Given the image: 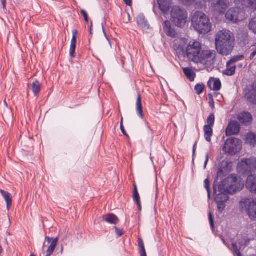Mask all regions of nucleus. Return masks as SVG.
<instances>
[{"instance_id": "6ab92c4d", "label": "nucleus", "mask_w": 256, "mask_h": 256, "mask_svg": "<svg viewBox=\"0 0 256 256\" xmlns=\"http://www.w3.org/2000/svg\"><path fill=\"white\" fill-rule=\"evenodd\" d=\"M159 8L164 14H167L170 8V3L166 0H158Z\"/></svg>"}, {"instance_id": "4d7b16f0", "label": "nucleus", "mask_w": 256, "mask_h": 256, "mask_svg": "<svg viewBox=\"0 0 256 256\" xmlns=\"http://www.w3.org/2000/svg\"><path fill=\"white\" fill-rule=\"evenodd\" d=\"M238 66H239L240 68H241V67H242V64H239Z\"/></svg>"}, {"instance_id": "49530a36", "label": "nucleus", "mask_w": 256, "mask_h": 256, "mask_svg": "<svg viewBox=\"0 0 256 256\" xmlns=\"http://www.w3.org/2000/svg\"><path fill=\"white\" fill-rule=\"evenodd\" d=\"M181 1L186 5H190L194 2V0H181Z\"/></svg>"}, {"instance_id": "20e7f679", "label": "nucleus", "mask_w": 256, "mask_h": 256, "mask_svg": "<svg viewBox=\"0 0 256 256\" xmlns=\"http://www.w3.org/2000/svg\"><path fill=\"white\" fill-rule=\"evenodd\" d=\"M172 22L177 26L183 27L187 20L186 12L178 6H174L172 7L170 12Z\"/></svg>"}, {"instance_id": "393cba45", "label": "nucleus", "mask_w": 256, "mask_h": 256, "mask_svg": "<svg viewBox=\"0 0 256 256\" xmlns=\"http://www.w3.org/2000/svg\"><path fill=\"white\" fill-rule=\"evenodd\" d=\"M204 130L206 140L208 142H210L211 141V136L212 135V126H204Z\"/></svg>"}, {"instance_id": "79ce46f5", "label": "nucleus", "mask_w": 256, "mask_h": 256, "mask_svg": "<svg viewBox=\"0 0 256 256\" xmlns=\"http://www.w3.org/2000/svg\"><path fill=\"white\" fill-rule=\"evenodd\" d=\"M209 220L211 227L213 228H214V221L211 212H209Z\"/></svg>"}, {"instance_id": "6e6552de", "label": "nucleus", "mask_w": 256, "mask_h": 256, "mask_svg": "<svg viewBox=\"0 0 256 256\" xmlns=\"http://www.w3.org/2000/svg\"><path fill=\"white\" fill-rule=\"evenodd\" d=\"M225 182L226 192L231 194L240 190L244 186V183L234 175L228 176Z\"/></svg>"}, {"instance_id": "f3484780", "label": "nucleus", "mask_w": 256, "mask_h": 256, "mask_svg": "<svg viewBox=\"0 0 256 256\" xmlns=\"http://www.w3.org/2000/svg\"><path fill=\"white\" fill-rule=\"evenodd\" d=\"M208 86L211 90L218 91L220 90L222 84L219 79L211 78L208 82Z\"/></svg>"}, {"instance_id": "7ed1b4c3", "label": "nucleus", "mask_w": 256, "mask_h": 256, "mask_svg": "<svg viewBox=\"0 0 256 256\" xmlns=\"http://www.w3.org/2000/svg\"><path fill=\"white\" fill-rule=\"evenodd\" d=\"M192 25L200 34H206L210 31L212 24L208 17L201 12H196L192 20Z\"/></svg>"}, {"instance_id": "4be33fe9", "label": "nucleus", "mask_w": 256, "mask_h": 256, "mask_svg": "<svg viewBox=\"0 0 256 256\" xmlns=\"http://www.w3.org/2000/svg\"><path fill=\"white\" fill-rule=\"evenodd\" d=\"M164 30L168 36L174 37L175 32L172 28L171 23L169 20H166L164 26Z\"/></svg>"}, {"instance_id": "680f3d73", "label": "nucleus", "mask_w": 256, "mask_h": 256, "mask_svg": "<svg viewBox=\"0 0 256 256\" xmlns=\"http://www.w3.org/2000/svg\"><path fill=\"white\" fill-rule=\"evenodd\" d=\"M30 256H35L34 254H32Z\"/></svg>"}, {"instance_id": "aec40b11", "label": "nucleus", "mask_w": 256, "mask_h": 256, "mask_svg": "<svg viewBox=\"0 0 256 256\" xmlns=\"http://www.w3.org/2000/svg\"><path fill=\"white\" fill-rule=\"evenodd\" d=\"M28 88L32 90L35 96H38L41 89V84L37 80H34L28 85Z\"/></svg>"}, {"instance_id": "dca6fc26", "label": "nucleus", "mask_w": 256, "mask_h": 256, "mask_svg": "<svg viewBox=\"0 0 256 256\" xmlns=\"http://www.w3.org/2000/svg\"><path fill=\"white\" fill-rule=\"evenodd\" d=\"M226 19L233 22H236L240 20L239 10L238 8H231L228 10L226 14Z\"/></svg>"}, {"instance_id": "72a5a7b5", "label": "nucleus", "mask_w": 256, "mask_h": 256, "mask_svg": "<svg viewBox=\"0 0 256 256\" xmlns=\"http://www.w3.org/2000/svg\"><path fill=\"white\" fill-rule=\"evenodd\" d=\"M134 194L132 195V198L136 202L140 200V197L139 194L138 192V190L137 188V186L136 184H134Z\"/></svg>"}, {"instance_id": "e433bc0d", "label": "nucleus", "mask_w": 256, "mask_h": 256, "mask_svg": "<svg viewBox=\"0 0 256 256\" xmlns=\"http://www.w3.org/2000/svg\"><path fill=\"white\" fill-rule=\"evenodd\" d=\"M204 88V86L203 84H197L195 86V90L198 94H202Z\"/></svg>"}, {"instance_id": "0eeeda50", "label": "nucleus", "mask_w": 256, "mask_h": 256, "mask_svg": "<svg viewBox=\"0 0 256 256\" xmlns=\"http://www.w3.org/2000/svg\"><path fill=\"white\" fill-rule=\"evenodd\" d=\"M201 50V44L198 42H194L187 45L184 56H186L190 60L196 63V61L199 60L198 56Z\"/></svg>"}, {"instance_id": "f257e3e1", "label": "nucleus", "mask_w": 256, "mask_h": 256, "mask_svg": "<svg viewBox=\"0 0 256 256\" xmlns=\"http://www.w3.org/2000/svg\"><path fill=\"white\" fill-rule=\"evenodd\" d=\"M238 170L248 176L246 186L249 191L256 193V160L252 159H242L238 164Z\"/></svg>"}, {"instance_id": "c85d7f7f", "label": "nucleus", "mask_w": 256, "mask_h": 256, "mask_svg": "<svg viewBox=\"0 0 256 256\" xmlns=\"http://www.w3.org/2000/svg\"><path fill=\"white\" fill-rule=\"evenodd\" d=\"M138 244L140 248V256H146L144 244L142 240L140 238H138Z\"/></svg>"}, {"instance_id": "864d4df0", "label": "nucleus", "mask_w": 256, "mask_h": 256, "mask_svg": "<svg viewBox=\"0 0 256 256\" xmlns=\"http://www.w3.org/2000/svg\"><path fill=\"white\" fill-rule=\"evenodd\" d=\"M138 206V209L139 210H141L142 209V206H141V204H140V200L138 201V202H136Z\"/></svg>"}, {"instance_id": "603ef678", "label": "nucleus", "mask_w": 256, "mask_h": 256, "mask_svg": "<svg viewBox=\"0 0 256 256\" xmlns=\"http://www.w3.org/2000/svg\"><path fill=\"white\" fill-rule=\"evenodd\" d=\"M2 4L3 8L5 9L6 7V0H2Z\"/></svg>"}, {"instance_id": "2f4dec72", "label": "nucleus", "mask_w": 256, "mask_h": 256, "mask_svg": "<svg viewBox=\"0 0 256 256\" xmlns=\"http://www.w3.org/2000/svg\"><path fill=\"white\" fill-rule=\"evenodd\" d=\"M248 28L252 32L256 33V19L255 18H253L250 20Z\"/></svg>"}, {"instance_id": "473e14b6", "label": "nucleus", "mask_w": 256, "mask_h": 256, "mask_svg": "<svg viewBox=\"0 0 256 256\" xmlns=\"http://www.w3.org/2000/svg\"><path fill=\"white\" fill-rule=\"evenodd\" d=\"M58 240L59 237L58 236L56 238H50L48 236H46L45 238V241H47L48 243H50V246L52 245V244H55L54 249L58 244Z\"/></svg>"}, {"instance_id": "a19ab883", "label": "nucleus", "mask_w": 256, "mask_h": 256, "mask_svg": "<svg viewBox=\"0 0 256 256\" xmlns=\"http://www.w3.org/2000/svg\"><path fill=\"white\" fill-rule=\"evenodd\" d=\"M232 246L234 248L235 254H236L237 256H242L240 251V250L238 249L237 246L236 244L232 243Z\"/></svg>"}, {"instance_id": "de8ad7c7", "label": "nucleus", "mask_w": 256, "mask_h": 256, "mask_svg": "<svg viewBox=\"0 0 256 256\" xmlns=\"http://www.w3.org/2000/svg\"><path fill=\"white\" fill-rule=\"evenodd\" d=\"M78 32L77 30H74L73 31H72V38H74V40H76V38H77V36H78Z\"/></svg>"}, {"instance_id": "09e8293b", "label": "nucleus", "mask_w": 256, "mask_h": 256, "mask_svg": "<svg viewBox=\"0 0 256 256\" xmlns=\"http://www.w3.org/2000/svg\"><path fill=\"white\" fill-rule=\"evenodd\" d=\"M209 160V156L208 154H206V160L204 164V168L205 169L206 167L207 164Z\"/></svg>"}, {"instance_id": "1a4fd4ad", "label": "nucleus", "mask_w": 256, "mask_h": 256, "mask_svg": "<svg viewBox=\"0 0 256 256\" xmlns=\"http://www.w3.org/2000/svg\"><path fill=\"white\" fill-rule=\"evenodd\" d=\"M216 52L213 50H201L198 56L199 60L196 64L200 63L206 66H210L215 61Z\"/></svg>"}, {"instance_id": "052dcab7", "label": "nucleus", "mask_w": 256, "mask_h": 256, "mask_svg": "<svg viewBox=\"0 0 256 256\" xmlns=\"http://www.w3.org/2000/svg\"><path fill=\"white\" fill-rule=\"evenodd\" d=\"M45 246V242L44 243V247Z\"/></svg>"}, {"instance_id": "f03ea898", "label": "nucleus", "mask_w": 256, "mask_h": 256, "mask_svg": "<svg viewBox=\"0 0 256 256\" xmlns=\"http://www.w3.org/2000/svg\"><path fill=\"white\" fill-rule=\"evenodd\" d=\"M216 46L217 51L223 56H228L233 50L234 37L233 34L228 30L219 31L216 36Z\"/></svg>"}, {"instance_id": "13d9d810", "label": "nucleus", "mask_w": 256, "mask_h": 256, "mask_svg": "<svg viewBox=\"0 0 256 256\" xmlns=\"http://www.w3.org/2000/svg\"><path fill=\"white\" fill-rule=\"evenodd\" d=\"M204 1H207V2H210V1L211 0H204Z\"/></svg>"}, {"instance_id": "c03bdc74", "label": "nucleus", "mask_w": 256, "mask_h": 256, "mask_svg": "<svg viewBox=\"0 0 256 256\" xmlns=\"http://www.w3.org/2000/svg\"><path fill=\"white\" fill-rule=\"evenodd\" d=\"M116 232L118 236H121L123 235L124 232L122 230H120L117 227H114Z\"/></svg>"}, {"instance_id": "8fccbe9b", "label": "nucleus", "mask_w": 256, "mask_h": 256, "mask_svg": "<svg viewBox=\"0 0 256 256\" xmlns=\"http://www.w3.org/2000/svg\"><path fill=\"white\" fill-rule=\"evenodd\" d=\"M196 142L194 144V146H193V150H192V156H193V158L194 157V156L195 155V153H196Z\"/></svg>"}, {"instance_id": "a878e982", "label": "nucleus", "mask_w": 256, "mask_h": 256, "mask_svg": "<svg viewBox=\"0 0 256 256\" xmlns=\"http://www.w3.org/2000/svg\"><path fill=\"white\" fill-rule=\"evenodd\" d=\"M136 109L138 116L142 118H144L142 100L140 94H138L136 102Z\"/></svg>"}, {"instance_id": "f8f14e48", "label": "nucleus", "mask_w": 256, "mask_h": 256, "mask_svg": "<svg viewBox=\"0 0 256 256\" xmlns=\"http://www.w3.org/2000/svg\"><path fill=\"white\" fill-rule=\"evenodd\" d=\"M244 98L248 104L250 106L256 104V89L254 84H253L250 87H248L246 90Z\"/></svg>"}, {"instance_id": "37998d69", "label": "nucleus", "mask_w": 256, "mask_h": 256, "mask_svg": "<svg viewBox=\"0 0 256 256\" xmlns=\"http://www.w3.org/2000/svg\"><path fill=\"white\" fill-rule=\"evenodd\" d=\"M80 13L84 17V20H86V22H88V15L86 12L85 10H80Z\"/></svg>"}, {"instance_id": "f704fd0d", "label": "nucleus", "mask_w": 256, "mask_h": 256, "mask_svg": "<svg viewBox=\"0 0 256 256\" xmlns=\"http://www.w3.org/2000/svg\"><path fill=\"white\" fill-rule=\"evenodd\" d=\"M204 188L207 190L208 194V198H210V182L209 180L206 178L204 181Z\"/></svg>"}, {"instance_id": "b1692460", "label": "nucleus", "mask_w": 256, "mask_h": 256, "mask_svg": "<svg viewBox=\"0 0 256 256\" xmlns=\"http://www.w3.org/2000/svg\"><path fill=\"white\" fill-rule=\"evenodd\" d=\"M246 142L250 146H254L256 144V136L252 132H250L246 134Z\"/></svg>"}, {"instance_id": "4c0bfd02", "label": "nucleus", "mask_w": 256, "mask_h": 256, "mask_svg": "<svg viewBox=\"0 0 256 256\" xmlns=\"http://www.w3.org/2000/svg\"><path fill=\"white\" fill-rule=\"evenodd\" d=\"M250 240L249 239H244L239 242L240 249H242V246L248 245Z\"/></svg>"}, {"instance_id": "a211bd4d", "label": "nucleus", "mask_w": 256, "mask_h": 256, "mask_svg": "<svg viewBox=\"0 0 256 256\" xmlns=\"http://www.w3.org/2000/svg\"><path fill=\"white\" fill-rule=\"evenodd\" d=\"M237 119L240 122L246 124L252 121V116L248 112H244L238 116Z\"/></svg>"}, {"instance_id": "c9c22d12", "label": "nucleus", "mask_w": 256, "mask_h": 256, "mask_svg": "<svg viewBox=\"0 0 256 256\" xmlns=\"http://www.w3.org/2000/svg\"><path fill=\"white\" fill-rule=\"evenodd\" d=\"M215 120V116L214 114H211L207 119V122L208 124L207 126H213Z\"/></svg>"}, {"instance_id": "7c9ffc66", "label": "nucleus", "mask_w": 256, "mask_h": 256, "mask_svg": "<svg viewBox=\"0 0 256 256\" xmlns=\"http://www.w3.org/2000/svg\"><path fill=\"white\" fill-rule=\"evenodd\" d=\"M136 19H137L138 24L140 26L142 27H144V26H146V22L145 18L143 15H142V14L138 15V16Z\"/></svg>"}, {"instance_id": "6e6d98bb", "label": "nucleus", "mask_w": 256, "mask_h": 256, "mask_svg": "<svg viewBox=\"0 0 256 256\" xmlns=\"http://www.w3.org/2000/svg\"><path fill=\"white\" fill-rule=\"evenodd\" d=\"M2 248L1 246H0V254H1V252H2Z\"/></svg>"}, {"instance_id": "423d86ee", "label": "nucleus", "mask_w": 256, "mask_h": 256, "mask_svg": "<svg viewBox=\"0 0 256 256\" xmlns=\"http://www.w3.org/2000/svg\"><path fill=\"white\" fill-rule=\"evenodd\" d=\"M242 148L241 141L236 138H230L226 140L222 150L226 154L234 156L238 153Z\"/></svg>"}, {"instance_id": "5701e85b", "label": "nucleus", "mask_w": 256, "mask_h": 256, "mask_svg": "<svg viewBox=\"0 0 256 256\" xmlns=\"http://www.w3.org/2000/svg\"><path fill=\"white\" fill-rule=\"evenodd\" d=\"M234 3L240 8H249L253 4L251 0H234Z\"/></svg>"}, {"instance_id": "3c124183", "label": "nucleus", "mask_w": 256, "mask_h": 256, "mask_svg": "<svg viewBox=\"0 0 256 256\" xmlns=\"http://www.w3.org/2000/svg\"><path fill=\"white\" fill-rule=\"evenodd\" d=\"M124 2L126 3V4L128 6H131L132 4V0H124Z\"/></svg>"}, {"instance_id": "a18cd8bd", "label": "nucleus", "mask_w": 256, "mask_h": 256, "mask_svg": "<svg viewBox=\"0 0 256 256\" xmlns=\"http://www.w3.org/2000/svg\"><path fill=\"white\" fill-rule=\"evenodd\" d=\"M122 121H123V118H122V120H121V122H120V130H121L122 132L126 136H128L127 134L126 133V132L124 130V127L122 125Z\"/></svg>"}, {"instance_id": "5fc2aeb1", "label": "nucleus", "mask_w": 256, "mask_h": 256, "mask_svg": "<svg viewBox=\"0 0 256 256\" xmlns=\"http://www.w3.org/2000/svg\"><path fill=\"white\" fill-rule=\"evenodd\" d=\"M256 54V50H254V51L250 54V58H253L255 56V55Z\"/></svg>"}, {"instance_id": "58836bf2", "label": "nucleus", "mask_w": 256, "mask_h": 256, "mask_svg": "<svg viewBox=\"0 0 256 256\" xmlns=\"http://www.w3.org/2000/svg\"><path fill=\"white\" fill-rule=\"evenodd\" d=\"M54 246L55 244H52V245L50 246L46 250V256H50L54 250Z\"/></svg>"}, {"instance_id": "9b49d317", "label": "nucleus", "mask_w": 256, "mask_h": 256, "mask_svg": "<svg viewBox=\"0 0 256 256\" xmlns=\"http://www.w3.org/2000/svg\"><path fill=\"white\" fill-rule=\"evenodd\" d=\"M229 4L228 0H218L216 2L212 4L211 8L215 12L222 14L225 12Z\"/></svg>"}, {"instance_id": "412c9836", "label": "nucleus", "mask_w": 256, "mask_h": 256, "mask_svg": "<svg viewBox=\"0 0 256 256\" xmlns=\"http://www.w3.org/2000/svg\"><path fill=\"white\" fill-rule=\"evenodd\" d=\"M0 193L5 200L6 202L7 209L8 210L12 205V197L11 194L4 190H0Z\"/></svg>"}, {"instance_id": "9d476101", "label": "nucleus", "mask_w": 256, "mask_h": 256, "mask_svg": "<svg viewBox=\"0 0 256 256\" xmlns=\"http://www.w3.org/2000/svg\"><path fill=\"white\" fill-rule=\"evenodd\" d=\"M244 58L242 55L237 56L232 58L226 64V68L223 71V74L232 76L235 74L236 66L235 63Z\"/></svg>"}, {"instance_id": "39448f33", "label": "nucleus", "mask_w": 256, "mask_h": 256, "mask_svg": "<svg viewBox=\"0 0 256 256\" xmlns=\"http://www.w3.org/2000/svg\"><path fill=\"white\" fill-rule=\"evenodd\" d=\"M240 206L242 211L246 212L251 220H255L256 202L254 198H242L240 202Z\"/></svg>"}, {"instance_id": "ddd939ff", "label": "nucleus", "mask_w": 256, "mask_h": 256, "mask_svg": "<svg viewBox=\"0 0 256 256\" xmlns=\"http://www.w3.org/2000/svg\"><path fill=\"white\" fill-rule=\"evenodd\" d=\"M187 40L185 38H178L174 41V47L177 54L184 55L186 48Z\"/></svg>"}, {"instance_id": "bb28decb", "label": "nucleus", "mask_w": 256, "mask_h": 256, "mask_svg": "<svg viewBox=\"0 0 256 256\" xmlns=\"http://www.w3.org/2000/svg\"><path fill=\"white\" fill-rule=\"evenodd\" d=\"M104 220L108 223L114 224H116L119 221L118 217L112 214H108Z\"/></svg>"}, {"instance_id": "2eb2a0df", "label": "nucleus", "mask_w": 256, "mask_h": 256, "mask_svg": "<svg viewBox=\"0 0 256 256\" xmlns=\"http://www.w3.org/2000/svg\"><path fill=\"white\" fill-rule=\"evenodd\" d=\"M213 189L214 194H215L216 202H226L228 198L226 194L222 192L221 186H220L218 192L214 185L213 186Z\"/></svg>"}, {"instance_id": "c756f323", "label": "nucleus", "mask_w": 256, "mask_h": 256, "mask_svg": "<svg viewBox=\"0 0 256 256\" xmlns=\"http://www.w3.org/2000/svg\"><path fill=\"white\" fill-rule=\"evenodd\" d=\"M76 43V40H74V38H72L70 48V55L71 56L74 58L75 56Z\"/></svg>"}, {"instance_id": "ea45409f", "label": "nucleus", "mask_w": 256, "mask_h": 256, "mask_svg": "<svg viewBox=\"0 0 256 256\" xmlns=\"http://www.w3.org/2000/svg\"><path fill=\"white\" fill-rule=\"evenodd\" d=\"M216 203L217 204V205H218V210L220 212H222V211H223L224 210L225 207H226V204H225L226 202H216Z\"/></svg>"}, {"instance_id": "cd10ccee", "label": "nucleus", "mask_w": 256, "mask_h": 256, "mask_svg": "<svg viewBox=\"0 0 256 256\" xmlns=\"http://www.w3.org/2000/svg\"><path fill=\"white\" fill-rule=\"evenodd\" d=\"M183 71L186 78L191 82L194 80L196 74L189 68H183Z\"/></svg>"}, {"instance_id": "4468645a", "label": "nucleus", "mask_w": 256, "mask_h": 256, "mask_svg": "<svg viewBox=\"0 0 256 256\" xmlns=\"http://www.w3.org/2000/svg\"><path fill=\"white\" fill-rule=\"evenodd\" d=\"M240 130V125L236 120L230 121L226 130L227 136L237 134Z\"/></svg>"}, {"instance_id": "bf43d9fd", "label": "nucleus", "mask_w": 256, "mask_h": 256, "mask_svg": "<svg viewBox=\"0 0 256 256\" xmlns=\"http://www.w3.org/2000/svg\"><path fill=\"white\" fill-rule=\"evenodd\" d=\"M90 34H92V30H90Z\"/></svg>"}]
</instances>
